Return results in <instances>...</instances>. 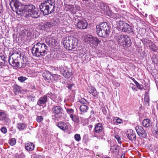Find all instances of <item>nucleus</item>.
<instances>
[{"label": "nucleus", "instance_id": "27", "mask_svg": "<svg viewBox=\"0 0 158 158\" xmlns=\"http://www.w3.org/2000/svg\"><path fill=\"white\" fill-rule=\"evenodd\" d=\"M142 124L145 127H149L152 126V123L149 119H145L143 120Z\"/></svg>", "mask_w": 158, "mask_h": 158}, {"label": "nucleus", "instance_id": "10", "mask_svg": "<svg viewBox=\"0 0 158 158\" xmlns=\"http://www.w3.org/2000/svg\"><path fill=\"white\" fill-rule=\"evenodd\" d=\"M85 39L91 47L94 48H96L101 42L98 38L89 34L86 35Z\"/></svg>", "mask_w": 158, "mask_h": 158}, {"label": "nucleus", "instance_id": "6", "mask_svg": "<svg viewBox=\"0 0 158 158\" xmlns=\"http://www.w3.org/2000/svg\"><path fill=\"white\" fill-rule=\"evenodd\" d=\"M73 21L76 27L79 29H85L87 28L88 24L87 21L82 18L81 16H74Z\"/></svg>", "mask_w": 158, "mask_h": 158}, {"label": "nucleus", "instance_id": "41", "mask_svg": "<svg viewBox=\"0 0 158 158\" xmlns=\"http://www.w3.org/2000/svg\"><path fill=\"white\" fill-rule=\"evenodd\" d=\"M9 143L10 145L14 146L16 143V140L15 138H11L9 140Z\"/></svg>", "mask_w": 158, "mask_h": 158}, {"label": "nucleus", "instance_id": "56", "mask_svg": "<svg viewBox=\"0 0 158 158\" xmlns=\"http://www.w3.org/2000/svg\"><path fill=\"white\" fill-rule=\"evenodd\" d=\"M131 79L134 81L136 85L138 83V82H137L134 78L131 77Z\"/></svg>", "mask_w": 158, "mask_h": 158}, {"label": "nucleus", "instance_id": "28", "mask_svg": "<svg viewBox=\"0 0 158 158\" xmlns=\"http://www.w3.org/2000/svg\"><path fill=\"white\" fill-rule=\"evenodd\" d=\"M62 75L64 76L65 78H69L72 75V72L67 67Z\"/></svg>", "mask_w": 158, "mask_h": 158}, {"label": "nucleus", "instance_id": "9", "mask_svg": "<svg viewBox=\"0 0 158 158\" xmlns=\"http://www.w3.org/2000/svg\"><path fill=\"white\" fill-rule=\"evenodd\" d=\"M21 57L20 54L18 53H13L9 57L8 61L10 65L15 67H19V58Z\"/></svg>", "mask_w": 158, "mask_h": 158}, {"label": "nucleus", "instance_id": "29", "mask_svg": "<svg viewBox=\"0 0 158 158\" xmlns=\"http://www.w3.org/2000/svg\"><path fill=\"white\" fill-rule=\"evenodd\" d=\"M27 98L29 101L33 102L35 101V96L34 93L30 91L27 95Z\"/></svg>", "mask_w": 158, "mask_h": 158}, {"label": "nucleus", "instance_id": "3", "mask_svg": "<svg viewBox=\"0 0 158 158\" xmlns=\"http://www.w3.org/2000/svg\"><path fill=\"white\" fill-rule=\"evenodd\" d=\"M114 40L122 49L130 46L131 42L130 38L127 35L122 34L117 35L114 37Z\"/></svg>", "mask_w": 158, "mask_h": 158}, {"label": "nucleus", "instance_id": "8", "mask_svg": "<svg viewBox=\"0 0 158 158\" xmlns=\"http://www.w3.org/2000/svg\"><path fill=\"white\" fill-rule=\"evenodd\" d=\"M117 28L120 31L130 32L132 31L131 27L123 21H119L116 23Z\"/></svg>", "mask_w": 158, "mask_h": 158}, {"label": "nucleus", "instance_id": "34", "mask_svg": "<svg viewBox=\"0 0 158 158\" xmlns=\"http://www.w3.org/2000/svg\"><path fill=\"white\" fill-rule=\"evenodd\" d=\"M14 92L16 94H17L21 92V90L19 87L17 85H15L13 86Z\"/></svg>", "mask_w": 158, "mask_h": 158}, {"label": "nucleus", "instance_id": "25", "mask_svg": "<svg viewBox=\"0 0 158 158\" xmlns=\"http://www.w3.org/2000/svg\"><path fill=\"white\" fill-rule=\"evenodd\" d=\"M102 125L101 123H98L95 125V127L94 129V133H99L102 131Z\"/></svg>", "mask_w": 158, "mask_h": 158}, {"label": "nucleus", "instance_id": "1", "mask_svg": "<svg viewBox=\"0 0 158 158\" xmlns=\"http://www.w3.org/2000/svg\"><path fill=\"white\" fill-rule=\"evenodd\" d=\"M10 5L11 9L15 11L18 15L22 16L27 10L28 13L26 15V17L27 16L35 19L40 16L38 14V10L32 4H23L18 0H11Z\"/></svg>", "mask_w": 158, "mask_h": 158}, {"label": "nucleus", "instance_id": "36", "mask_svg": "<svg viewBox=\"0 0 158 158\" xmlns=\"http://www.w3.org/2000/svg\"><path fill=\"white\" fill-rule=\"evenodd\" d=\"M6 118V114L4 112L0 111V121H4Z\"/></svg>", "mask_w": 158, "mask_h": 158}, {"label": "nucleus", "instance_id": "63", "mask_svg": "<svg viewBox=\"0 0 158 158\" xmlns=\"http://www.w3.org/2000/svg\"><path fill=\"white\" fill-rule=\"evenodd\" d=\"M90 114H93V115H94V111L93 110H92L90 112Z\"/></svg>", "mask_w": 158, "mask_h": 158}, {"label": "nucleus", "instance_id": "35", "mask_svg": "<svg viewBox=\"0 0 158 158\" xmlns=\"http://www.w3.org/2000/svg\"><path fill=\"white\" fill-rule=\"evenodd\" d=\"M149 47L151 50L153 52H157V49L156 45L153 43H152L149 45Z\"/></svg>", "mask_w": 158, "mask_h": 158}, {"label": "nucleus", "instance_id": "17", "mask_svg": "<svg viewBox=\"0 0 158 158\" xmlns=\"http://www.w3.org/2000/svg\"><path fill=\"white\" fill-rule=\"evenodd\" d=\"M80 9V6L77 5H75L74 7L72 6H69L68 7L69 11L73 15L74 17V16L76 15V14L77 12L79 11Z\"/></svg>", "mask_w": 158, "mask_h": 158}, {"label": "nucleus", "instance_id": "59", "mask_svg": "<svg viewBox=\"0 0 158 158\" xmlns=\"http://www.w3.org/2000/svg\"><path fill=\"white\" fill-rule=\"evenodd\" d=\"M144 101L147 102H149V99L148 98V97H145L144 98Z\"/></svg>", "mask_w": 158, "mask_h": 158}, {"label": "nucleus", "instance_id": "5", "mask_svg": "<svg viewBox=\"0 0 158 158\" xmlns=\"http://www.w3.org/2000/svg\"><path fill=\"white\" fill-rule=\"evenodd\" d=\"M96 29L97 33L100 37L106 38L109 35L110 27L106 23H101L97 25Z\"/></svg>", "mask_w": 158, "mask_h": 158}, {"label": "nucleus", "instance_id": "38", "mask_svg": "<svg viewBox=\"0 0 158 158\" xmlns=\"http://www.w3.org/2000/svg\"><path fill=\"white\" fill-rule=\"evenodd\" d=\"M70 118L74 122L77 123H78L79 122V120L78 117L74 114L70 117Z\"/></svg>", "mask_w": 158, "mask_h": 158}, {"label": "nucleus", "instance_id": "18", "mask_svg": "<svg viewBox=\"0 0 158 158\" xmlns=\"http://www.w3.org/2000/svg\"><path fill=\"white\" fill-rule=\"evenodd\" d=\"M47 4L46 3V1H44L43 3H42L40 5L39 7L41 11L43 13L44 15H47Z\"/></svg>", "mask_w": 158, "mask_h": 158}, {"label": "nucleus", "instance_id": "50", "mask_svg": "<svg viewBox=\"0 0 158 158\" xmlns=\"http://www.w3.org/2000/svg\"><path fill=\"white\" fill-rule=\"evenodd\" d=\"M136 87L137 88H138L139 89L142 90L143 89V86L142 85H141L138 83L136 85Z\"/></svg>", "mask_w": 158, "mask_h": 158}, {"label": "nucleus", "instance_id": "26", "mask_svg": "<svg viewBox=\"0 0 158 158\" xmlns=\"http://www.w3.org/2000/svg\"><path fill=\"white\" fill-rule=\"evenodd\" d=\"M45 42L49 46L56 45L57 42V41L55 39L49 37L47 38L45 40Z\"/></svg>", "mask_w": 158, "mask_h": 158}, {"label": "nucleus", "instance_id": "13", "mask_svg": "<svg viewBox=\"0 0 158 158\" xmlns=\"http://www.w3.org/2000/svg\"><path fill=\"white\" fill-rule=\"evenodd\" d=\"M135 130L139 136L143 138H145L147 134L143 128L140 126H137L135 127Z\"/></svg>", "mask_w": 158, "mask_h": 158}, {"label": "nucleus", "instance_id": "44", "mask_svg": "<svg viewBox=\"0 0 158 158\" xmlns=\"http://www.w3.org/2000/svg\"><path fill=\"white\" fill-rule=\"evenodd\" d=\"M52 82L56 81L59 79L60 76L57 74H55L52 75Z\"/></svg>", "mask_w": 158, "mask_h": 158}, {"label": "nucleus", "instance_id": "43", "mask_svg": "<svg viewBox=\"0 0 158 158\" xmlns=\"http://www.w3.org/2000/svg\"><path fill=\"white\" fill-rule=\"evenodd\" d=\"M15 158H24L25 157V156L23 153H21L19 154L17 153L15 155Z\"/></svg>", "mask_w": 158, "mask_h": 158}, {"label": "nucleus", "instance_id": "15", "mask_svg": "<svg viewBox=\"0 0 158 158\" xmlns=\"http://www.w3.org/2000/svg\"><path fill=\"white\" fill-rule=\"evenodd\" d=\"M69 125L68 122L64 123L62 121L59 122L57 125L58 127L64 132L68 130Z\"/></svg>", "mask_w": 158, "mask_h": 158}, {"label": "nucleus", "instance_id": "19", "mask_svg": "<svg viewBox=\"0 0 158 158\" xmlns=\"http://www.w3.org/2000/svg\"><path fill=\"white\" fill-rule=\"evenodd\" d=\"M44 79L48 83L52 82L53 80L52 75L49 72H46L44 73L43 76Z\"/></svg>", "mask_w": 158, "mask_h": 158}, {"label": "nucleus", "instance_id": "49", "mask_svg": "<svg viewBox=\"0 0 158 158\" xmlns=\"http://www.w3.org/2000/svg\"><path fill=\"white\" fill-rule=\"evenodd\" d=\"M114 137L116 139L118 143L119 144H121V141L120 137L118 135H116L114 136Z\"/></svg>", "mask_w": 158, "mask_h": 158}, {"label": "nucleus", "instance_id": "53", "mask_svg": "<svg viewBox=\"0 0 158 158\" xmlns=\"http://www.w3.org/2000/svg\"><path fill=\"white\" fill-rule=\"evenodd\" d=\"M47 95V98L48 97L51 98L52 96V93H48V94L47 95Z\"/></svg>", "mask_w": 158, "mask_h": 158}, {"label": "nucleus", "instance_id": "60", "mask_svg": "<svg viewBox=\"0 0 158 158\" xmlns=\"http://www.w3.org/2000/svg\"><path fill=\"white\" fill-rule=\"evenodd\" d=\"M54 70H58L59 71V67H54Z\"/></svg>", "mask_w": 158, "mask_h": 158}, {"label": "nucleus", "instance_id": "11", "mask_svg": "<svg viewBox=\"0 0 158 158\" xmlns=\"http://www.w3.org/2000/svg\"><path fill=\"white\" fill-rule=\"evenodd\" d=\"M53 23L52 21L51 22H47L45 23H42L39 25L38 28L41 30L45 31H47L48 30L50 29L53 26H57L58 25V23L56 21H55L53 20Z\"/></svg>", "mask_w": 158, "mask_h": 158}, {"label": "nucleus", "instance_id": "58", "mask_svg": "<svg viewBox=\"0 0 158 158\" xmlns=\"http://www.w3.org/2000/svg\"><path fill=\"white\" fill-rule=\"evenodd\" d=\"M23 61L24 62V63H26V62L27 61V59L26 58V57H25L24 56H23Z\"/></svg>", "mask_w": 158, "mask_h": 158}, {"label": "nucleus", "instance_id": "12", "mask_svg": "<svg viewBox=\"0 0 158 158\" xmlns=\"http://www.w3.org/2000/svg\"><path fill=\"white\" fill-rule=\"evenodd\" d=\"M47 4V15L53 12L55 9V3L53 0L46 1Z\"/></svg>", "mask_w": 158, "mask_h": 158}, {"label": "nucleus", "instance_id": "23", "mask_svg": "<svg viewBox=\"0 0 158 158\" xmlns=\"http://www.w3.org/2000/svg\"><path fill=\"white\" fill-rule=\"evenodd\" d=\"M25 148L28 151H33L35 147V145L32 143L29 142L25 144Z\"/></svg>", "mask_w": 158, "mask_h": 158}, {"label": "nucleus", "instance_id": "52", "mask_svg": "<svg viewBox=\"0 0 158 158\" xmlns=\"http://www.w3.org/2000/svg\"><path fill=\"white\" fill-rule=\"evenodd\" d=\"M34 158H45V156L43 155H37L35 156Z\"/></svg>", "mask_w": 158, "mask_h": 158}, {"label": "nucleus", "instance_id": "48", "mask_svg": "<svg viewBox=\"0 0 158 158\" xmlns=\"http://www.w3.org/2000/svg\"><path fill=\"white\" fill-rule=\"evenodd\" d=\"M43 119L42 116H37L36 118V120L38 122L40 123L43 120Z\"/></svg>", "mask_w": 158, "mask_h": 158}, {"label": "nucleus", "instance_id": "4", "mask_svg": "<svg viewBox=\"0 0 158 158\" xmlns=\"http://www.w3.org/2000/svg\"><path fill=\"white\" fill-rule=\"evenodd\" d=\"M63 43L65 48L69 50H72L78 47L79 40L73 36H70L64 38Z\"/></svg>", "mask_w": 158, "mask_h": 158}, {"label": "nucleus", "instance_id": "20", "mask_svg": "<svg viewBox=\"0 0 158 158\" xmlns=\"http://www.w3.org/2000/svg\"><path fill=\"white\" fill-rule=\"evenodd\" d=\"M87 90L88 92L94 97H96L98 93L94 87L92 85L89 86Z\"/></svg>", "mask_w": 158, "mask_h": 158}, {"label": "nucleus", "instance_id": "14", "mask_svg": "<svg viewBox=\"0 0 158 158\" xmlns=\"http://www.w3.org/2000/svg\"><path fill=\"white\" fill-rule=\"evenodd\" d=\"M99 7L102 13L107 16L108 13L110 12L109 6L104 3H101L100 4Z\"/></svg>", "mask_w": 158, "mask_h": 158}, {"label": "nucleus", "instance_id": "62", "mask_svg": "<svg viewBox=\"0 0 158 158\" xmlns=\"http://www.w3.org/2000/svg\"><path fill=\"white\" fill-rule=\"evenodd\" d=\"M116 85L117 87H119L120 85V84L119 83L117 82Z\"/></svg>", "mask_w": 158, "mask_h": 158}, {"label": "nucleus", "instance_id": "51", "mask_svg": "<svg viewBox=\"0 0 158 158\" xmlns=\"http://www.w3.org/2000/svg\"><path fill=\"white\" fill-rule=\"evenodd\" d=\"M112 8L114 10H115L116 12H118L119 10V8L116 6H113Z\"/></svg>", "mask_w": 158, "mask_h": 158}, {"label": "nucleus", "instance_id": "2", "mask_svg": "<svg viewBox=\"0 0 158 158\" xmlns=\"http://www.w3.org/2000/svg\"><path fill=\"white\" fill-rule=\"evenodd\" d=\"M32 46L31 51L34 56L40 57L47 54L48 47L45 44L38 43L35 44H33Z\"/></svg>", "mask_w": 158, "mask_h": 158}, {"label": "nucleus", "instance_id": "22", "mask_svg": "<svg viewBox=\"0 0 158 158\" xmlns=\"http://www.w3.org/2000/svg\"><path fill=\"white\" fill-rule=\"evenodd\" d=\"M107 16L116 19H119L122 17L121 15L119 13H114L111 11L110 12H109Z\"/></svg>", "mask_w": 158, "mask_h": 158}, {"label": "nucleus", "instance_id": "7", "mask_svg": "<svg viewBox=\"0 0 158 158\" xmlns=\"http://www.w3.org/2000/svg\"><path fill=\"white\" fill-rule=\"evenodd\" d=\"M52 119L54 120L63 117L64 118V114L62 112L63 110L62 107L60 106H54L52 109Z\"/></svg>", "mask_w": 158, "mask_h": 158}, {"label": "nucleus", "instance_id": "42", "mask_svg": "<svg viewBox=\"0 0 158 158\" xmlns=\"http://www.w3.org/2000/svg\"><path fill=\"white\" fill-rule=\"evenodd\" d=\"M27 78L25 77L21 76L18 77V80L19 82L22 83L27 80Z\"/></svg>", "mask_w": 158, "mask_h": 158}, {"label": "nucleus", "instance_id": "47", "mask_svg": "<svg viewBox=\"0 0 158 158\" xmlns=\"http://www.w3.org/2000/svg\"><path fill=\"white\" fill-rule=\"evenodd\" d=\"M0 131L3 134H6L7 132V129L5 127H2L0 129Z\"/></svg>", "mask_w": 158, "mask_h": 158}, {"label": "nucleus", "instance_id": "57", "mask_svg": "<svg viewBox=\"0 0 158 158\" xmlns=\"http://www.w3.org/2000/svg\"><path fill=\"white\" fill-rule=\"evenodd\" d=\"M102 111L103 112V113L104 114H106L107 113V111H106V109H105V108H104V109H103L102 110Z\"/></svg>", "mask_w": 158, "mask_h": 158}, {"label": "nucleus", "instance_id": "21", "mask_svg": "<svg viewBox=\"0 0 158 158\" xmlns=\"http://www.w3.org/2000/svg\"><path fill=\"white\" fill-rule=\"evenodd\" d=\"M47 101V96L44 95L43 97H40L38 101L37 104L41 106L43 104H46Z\"/></svg>", "mask_w": 158, "mask_h": 158}, {"label": "nucleus", "instance_id": "45", "mask_svg": "<svg viewBox=\"0 0 158 158\" xmlns=\"http://www.w3.org/2000/svg\"><path fill=\"white\" fill-rule=\"evenodd\" d=\"M75 139L77 142H79L81 140V137L79 134H76L74 135Z\"/></svg>", "mask_w": 158, "mask_h": 158}, {"label": "nucleus", "instance_id": "37", "mask_svg": "<svg viewBox=\"0 0 158 158\" xmlns=\"http://www.w3.org/2000/svg\"><path fill=\"white\" fill-rule=\"evenodd\" d=\"M67 67L64 65H60L59 67V71L60 72V73L62 74L66 69Z\"/></svg>", "mask_w": 158, "mask_h": 158}, {"label": "nucleus", "instance_id": "39", "mask_svg": "<svg viewBox=\"0 0 158 158\" xmlns=\"http://www.w3.org/2000/svg\"><path fill=\"white\" fill-rule=\"evenodd\" d=\"M67 113L69 114L70 117L74 114V111L73 110L72 108H65Z\"/></svg>", "mask_w": 158, "mask_h": 158}, {"label": "nucleus", "instance_id": "32", "mask_svg": "<svg viewBox=\"0 0 158 158\" xmlns=\"http://www.w3.org/2000/svg\"><path fill=\"white\" fill-rule=\"evenodd\" d=\"M5 58L3 56H0V69L2 68L5 63Z\"/></svg>", "mask_w": 158, "mask_h": 158}, {"label": "nucleus", "instance_id": "40", "mask_svg": "<svg viewBox=\"0 0 158 158\" xmlns=\"http://www.w3.org/2000/svg\"><path fill=\"white\" fill-rule=\"evenodd\" d=\"M79 102L82 104V105H89V102L84 98H81L79 100Z\"/></svg>", "mask_w": 158, "mask_h": 158}, {"label": "nucleus", "instance_id": "64", "mask_svg": "<svg viewBox=\"0 0 158 158\" xmlns=\"http://www.w3.org/2000/svg\"><path fill=\"white\" fill-rule=\"evenodd\" d=\"M156 134H158V130L157 131H156Z\"/></svg>", "mask_w": 158, "mask_h": 158}, {"label": "nucleus", "instance_id": "16", "mask_svg": "<svg viewBox=\"0 0 158 158\" xmlns=\"http://www.w3.org/2000/svg\"><path fill=\"white\" fill-rule=\"evenodd\" d=\"M126 136L128 139L131 141H135L136 139V134L135 132L130 129L127 132Z\"/></svg>", "mask_w": 158, "mask_h": 158}, {"label": "nucleus", "instance_id": "55", "mask_svg": "<svg viewBox=\"0 0 158 158\" xmlns=\"http://www.w3.org/2000/svg\"><path fill=\"white\" fill-rule=\"evenodd\" d=\"M74 86V85L73 84H70L68 85V88L69 89H71L72 87Z\"/></svg>", "mask_w": 158, "mask_h": 158}, {"label": "nucleus", "instance_id": "61", "mask_svg": "<svg viewBox=\"0 0 158 158\" xmlns=\"http://www.w3.org/2000/svg\"><path fill=\"white\" fill-rule=\"evenodd\" d=\"M35 88V85H31V89H34Z\"/></svg>", "mask_w": 158, "mask_h": 158}, {"label": "nucleus", "instance_id": "31", "mask_svg": "<svg viewBox=\"0 0 158 158\" xmlns=\"http://www.w3.org/2000/svg\"><path fill=\"white\" fill-rule=\"evenodd\" d=\"M25 127L26 125L24 123H20L17 124V127L19 131L23 130Z\"/></svg>", "mask_w": 158, "mask_h": 158}, {"label": "nucleus", "instance_id": "24", "mask_svg": "<svg viewBox=\"0 0 158 158\" xmlns=\"http://www.w3.org/2000/svg\"><path fill=\"white\" fill-rule=\"evenodd\" d=\"M119 148L117 145H114L113 146H110V150L111 152L114 154L115 155L118 154Z\"/></svg>", "mask_w": 158, "mask_h": 158}, {"label": "nucleus", "instance_id": "30", "mask_svg": "<svg viewBox=\"0 0 158 158\" xmlns=\"http://www.w3.org/2000/svg\"><path fill=\"white\" fill-rule=\"evenodd\" d=\"M89 105H81L80 106V109L81 111V114H82V112L85 113L89 109V107L88 106Z\"/></svg>", "mask_w": 158, "mask_h": 158}, {"label": "nucleus", "instance_id": "46", "mask_svg": "<svg viewBox=\"0 0 158 158\" xmlns=\"http://www.w3.org/2000/svg\"><path fill=\"white\" fill-rule=\"evenodd\" d=\"M130 86L131 88L134 92L137 91V88L134 84L133 83H131L130 84Z\"/></svg>", "mask_w": 158, "mask_h": 158}, {"label": "nucleus", "instance_id": "33", "mask_svg": "<svg viewBox=\"0 0 158 158\" xmlns=\"http://www.w3.org/2000/svg\"><path fill=\"white\" fill-rule=\"evenodd\" d=\"M114 123L115 125H118L123 123L122 119L119 118L118 117H116L113 119Z\"/></svg>", "mask_w": 158, "mask_h": 158}, {"label": "nucleus", "instance_id": "54", "mask_svg": "<svg viewBox=\"0 0 158 158\" xmlns=\"http://www.w3.org/2000/svg\"><path fill=\"white\" fill-rule=\"evenodd\" d=\"M119 13L121 15H125L126 14V12L124 10H120Z\"/></svg>", "mask_w": 158, "mask_h": 158}]
</instances>
